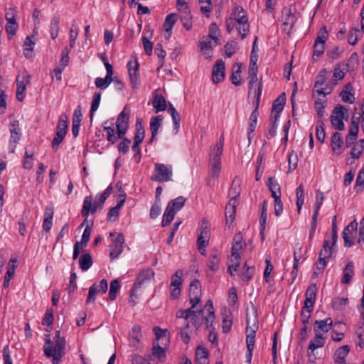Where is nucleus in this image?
Masks as SVG:
<instances>
[{"label": "nucleus", "mask_w": 364, "mask_h": 364, "mask_svg": "<svg viewBox=\"0 0 364 364\" xmlns=\"http://www.w3.org/2000/svg\"><path fill=\"white\" fill-rule=\"evenodd\" d=\"M172 176L173 167L171 165L156 163L151 179L154 181L167 182L171 180Z\"/></svg>", "instance_id": "39448f33"}, {"label": "nucleus", "mask_w": 364, "mask_h": 364, "mask_svg": "<svg viewBox=\"0 0 364 364\" xmlns=\"http://www.w3.org/2000/svg\"><path fill=\"white\" fill-rule=\"evenodd\" d=\"M151 355L161 362H164L166 359L165 349L160 346L159 342L154 341L151 348Z\"/></svg>", "instance_id": "2f4dec72"}, {"label": "nucleus", "mask_w": 364, "mask_h": 364, "mask_svg": "<svg viewBox=\"0 0 364 364\" xmlns=\"http://www.w3.org/2000/svg\"><path fill=\"white\" fill-rule=\"evenodd\" d=\"M31 75L26 72L20 73L16 77V98L18 101L21 102L24 99V92L26 85L30 83Z\"/></svg>", "instance_id": "1a4fd4ad"}, {"label": "nucleus", "mask_w": 364, "mask_h": 364, "mask_svg": "<svg viewBox=\"0 0 364 364\" xmlns=\"http://www.w3.org/2000/svg\"><path fill=\"white\" fill-rule=\"evenodd\" d=\"M296 206L298 213H300L302 205L304 203V190L303 185H299L296 190Z\"/></svg>", "instance_id": "79ce46f5"}, {"label": "nucleus", "mask_w": 364, "mask_h": 364, "mask_svg": "<svg viewBox=\"0 0 364 364\" xmlns=\"http://www.w3.org/2000/svg\"><path fill=\"white\" fill-rule=\"evenodd\" d=\"M59 18L54 17L50 23V35L53 39L58 37L59 31Z\"/></svg>", "instance_id": "13d9d810"}, {"label": "nucleus", "mask_w": 364, "mask_h": 364, "mask_svg": "<svg viewBox=\"0 0 364 364\" xmlns=\"http://www.w3.org/2000/svg\"><path fill=\"white\" fill-rule=\"evenodd\" d=\"M153 106L156 109V112L166 110L167 105L164 97L162 95H156L153 100Z\"/></svg>", "instance_id": "e433bc0d"}, {"label": "nucleus", "mask_w": 364, "mask_h": 364, "mask_svg": "<svg viewBox=\"0 0 364 364\" xmlns=\"http://www.w3.org/2000/svg\"><path fill=\"white\" fill-rule=\"evenodd\" d=\"M285 102V93H282V95H280L273 102L272 110V112H276V114L274 116L276 120H278V118L279 117V114L283 110Z\"/></svg>", "instance_id": "393cba45"}, {"label": "nucleus", "mask_w": 364, "mask_h": 364, "mask_svg": "<svg viewBox=\"0 0 364 364\" xmlns=\"http://www.w3.org/2000/svg\"><path fill=\"white\" fill-rule=\"evenodd\" d=\"M15 268L16 266L14 264L9 265L7 268L6 275L4 277V281L3 286L6 288H7L9 285V282L11 279L14 277L15 273Z\"/></svg>", "instance_id": "052dcab7"}, {"label": "nucleus", "mask_w": 364, "mask_h": 364, "mask_svg": "<svg viewBox=\"0 0 364 364\" xmlns=\"http://www.w3.org/2000/svg\"><path fill=\"white\" fill-rule=\"evenodd\" d=\"M10 139L9 142V149L11 153H14L16 144L19 141L21 133L19 128L18 120H14L9 124Z\"/></svg>", "instance_id": "6e6552de"}, {"label": "nucleus", "mask_w": 364, "mask_h": 364, "mask_svg": "<svg viewBox=\"0 0 364 364\" xmlns=\"http://www.w3.org/2000/svg\"><path fill=\"white\" fill-rule=\"evenodd\" d=\"M55 339L53 345V342L48 336L43 346V352L46 357L53 358V364H59L65 353V340L60 336V331H57Z\"/></svg>", "instance_id": "f03ea898"}, {"label": "nucleus", "mask_w": 364, "mask_h": 364, "mask_svg": "<svg viewBox=\"0 0 364 364\" xmlns=\"http://www.w3.org/2000/svg\"><path fill=\"white\" fill-rule=\"evenodd\" d=\"M238 205V200L235 198H230L225 207L226 224L231 225L234 220L236 213V208Z\"/></svg>", "instance_id": "f3484780"}, {"label": "nucleus", "mask_w": 364, "mask_h": 364, "mask_svg": "<svg viewBox=\"0 0 364 364\" xmlns=\"http://www.w3.org/2000/svg\"><path fill=\"white\" fill-rule=\"evenodd\" d=\"M225 76V63L222 60H217L213 68V82L218 83Z\"/></svg>", "instance_id": "a211bd4d"}, {"label": "nucleus", "mask_w": 364, "mask_h": 364, "mask_svg": "<svg viewBox=\"0 0 364 364\" xmlns=\"http://www.w3.org/2000/svg\"><path fill=\"white\" fill-rule=\"evenodd\" d=\"M354 275V265L353 262L347 263L343 271V277L342 278L341 282L343 284H349Z\"/></svg>", "instance_id": "f704fd0d"}, {"label": "nucleus", "mask_w": 364, "mask_h": 364, "mask_svg": "<svg viewBox=\"0 0 364 364\" xmlns=\"http://www.w3.org/2000/svg\"><path fill=\"white\" fill-rule=\"evenodd\" d=\"M350 350L349 346L346 345L338 348L335 353V363L336 364H346L345 358Z\"/></svg>", "instance_id": "7c9ffc66"}, {"label": "nucleus", "mask_w": 364, "mask_h": 364, "mask_svg": "<svg viewBox=\"0 0 364 364\" xmlns=\"http://www.w3.org/2000/svg\"><path fill=\"white\" fill-rule=\"evenodd\" d=\"M262 82H259L258 88H257V91L256 92V90H255V94L257 95L256 107L252 111V112L251 113L250 118H249V127H248V139H250L251 134L254 132L255 127H256L257 117L259 115L258 105H259V99H260V97L262 95Z\"/></svg>", "instance_id": "9d476101"}, {"label": "nucleus", "mask_w": 364, "mask_h": 364, "mask_svg": "<svg viewBox=\"0 0 364 364\" xmlns=\"http://www.w3.org/2000/svg\"><path fill=\"white\" fill-rule=\"evenodd\" d=\"M120 284L118 279H114L110 283V289L109 292V299L114 301L117 297V294L119 290Z\"/></svg>", "instance_id": "de8ad7c7"}, {"label": "nucleus", "mask_w": 364, "mask_h": 364, "mask_svg": "<svg viewBox=\"0 0 364 364\" xmlns=\"http://www.w3.org/2000/svg\"><path fill=\"white\" fill-rule=\"evenodd\" d=\"M208 352L206 348L198 346L196 350V359L197 360H203L205 361L208 360Z\"/></svg>", "instance_id": "69168bd1"}, {"label": "nucleus", "mask_w": 364, "mask_h": 364, "mask_svg": "<svg viewBox=\"0 0 364 364\" xmlns=\"http://www.w3.org/2000/svg\"><path fill=\"white\" fill-rule=\"evenodd\" d=\"M326 266V259L319 256L318 260L315 264V268L313 273L314 277H317L318 274L323 272Z\"/></svg>", "instance_id": "864d4df0"}, {"label": "nucleus", "mask_w": 364, "mask_h": 364, "mask_svg": "<svg viewBox=\"0 0 364 364\" xmlns=\"http://www.w3.org/2000/svg\"><path fill=\"white\" fill-rule=\"evenodd\" d=\"M100 100H101V94L100 92L95 93L93 96V100H92L91 107H90V117L91 121L93 119L94 112L99 107Z\"/></svg>", "instance_id": "603ef678"}, {"label": "nucleus", "mask_w": 364, "mask_h": 364, "mask_svg": "<svg viewBox=\"0 0 364 364\" xmlns=\"http://www.w3.org/2000/svg\"><path fill=\"white\" fill-rule=\"evenodd\" d=\"M177 16L176 14H170L166 16L163 27L166 32H171L173 25L176 22Z\"/></svg>", "instance_id": "37998d69"}, {"label": "nucleus", "mask_w": 364, "mask_h": 364, "mask_svg": "<svg viewBox=\"0 0 364 364\" xmlns=\"http://www.w3.org/2000/svg\"><path fill=\"white\" fill-rule=\"evenodd\" d=\"M220 262L219 255L217 251L213 252L209 257L208 267L213 272H216L218 269V264Z\"/></svg>", "instance_id": "c03bdc74"}, {"label": "nucleus", "mask_w": 364, "mask_h": 364, "mask_svg": "<svg viewBox=\"0 0 364 364\" xmlns=\"http://www.w3.org/2000/svg\"><path fill=\"white\" fill-rule=\"evenodd\" d=\"M236 21L237 26H243V33H242V39L245 38L249 32L250 26L248 24V19L245 14H242V17L233 19Z\"/></svg>", "instance_id": "a18cd8bd"}, {"label": "nucleus", "mask_w": 364, "mask_h": 364, "mask_svg": "<svg viewBox=\"0 0 364 364\" xmlns=\"http://www.w3.org/2000/svg\"><path fill=\"white\" fill-rule=\"evenodd\" d=\"M348 304V299L347 298L343 297H336L333 299L332 305L335 309L342 310Z\"/></svg>", "instance_id": "3c124183"}, {"label": "nucleus", "mask_w": 364, "mask_h": 364, "mask_svg": "<svg viewBox=\"0 0 364 364\" xmlns=\"http://www.w3.org/2000/svg\"><path fill=\"white\" fill-rule=\"evenodd\" d=\"M127 68L131 84L134 87H135L137 86L139 82V63L137 60H135L133 65L132 62H129Z\"/></svg>", "instance_id": "412c9836"}, {"label": "nucleus", "mask_w": 364, "mask_h": 364, "mask_svg": "<svg viewBox=\"0 0 364 364\" xmlns=\"http://www.w3.org/2000/svg\"><path fill=\"white\" fill-rule=\"evenodd\" d=\"M154 276V272L151 269H144L138 274L133 287L138 289L144 287L147 282L151 281Z\"/></svg>", "instance_id": "2eb2a0df"}, {"label": "nucleus", "mask_w": 364, "mask_h": 364, "mask_svg": "<svg viewBox=\"0 0 364 364\" xmlns=\"http://www.w3.org/2000/svg\"><path fill=\"white\" fill-rule=\"evenodd\" d=\"M126 109L127 107L119 113L116 122L118 137L119 139H122L124 136L129 126V114L126 112Z\"/></svg>", "instance_id": "f8f14e48"}, {"label": "nucleus", "mask_w": 364, "mask_h": 364, "mask_svg": "<svg viewBox=\"0 0 364 364\" xmlns=\"http://www.w3.org/2000/svg\"><path fill=\"white\" fill-rule=\"evenodd\" d=\"M144 135H145V130L144 129V127H143L141 122L139 121V119H137L136 124V132H135V135H134V143L140 144L144 139Z\"/></svg>", "instance_id": "ea45409f"}, {"label": "nucleus", "mask_w": 364, "mask_h": 364, "mask_svg": "<svg viewBox=\"0 0 364 364\" xmlns=\"http://www.w3.org/2000/svg\"><path fill=\"white\" fill-rule=\"evenodd\" d=\"M343 144V138L340 133L335 132L333 134L331 139V146L333 152L337 154H341V147Z\"/></svg>", "instance_id": "a878e982"}, {"label": "nucleus", "mask_w": 364, "mask_h": 364, "mask_svg": "<svg viewBox=\"0 0 364 364\" xmlns=\"http://www.w3.org/2000/svg\"><path fill=\"white\" fill-rule=\"evenodd\" d=\"M191 11L188 10V14H184L181 13V21L186 30H190L192 27V22L191 21Z\"/></svg>", "instance_id": "0e129e2a"}, {"label": "nucleus", "mask_w": 364, "mask_h": 364, "mask_svg": "<svg viewBox=\"0 0 364 364\" xmlns=\"http://www.w3.org/2000/svg\"><path fill=\"white\" fill-rule=\"evenodd\" d=\"M282 20L283 24L285 26H289L290 28H292L294 26L297 18L295 15L294 10H293L291 7H285L283 9Z\"/></svg>", "instance_id": "6ab92c4d"}, {"label": "nucleus", "mask_w": 364, "mask_h": 364, "mask_svg": "<svg viewBox=\"0 0 364 364\" xmlns=\"http://www.w3.org/2000/svg\"><path fill=\"white\" fill-rule=\"evenodd\" d=\"M164 117L162 115H158L151 117V122H150V130L151 132V139L150 140V142L153 141L154 137L156 136L159 129L161 127V122L163 120Z\"/></svg>", "instance_id": "c85d7f7f"}, {"label": "nucleus", "mask_w": 364, "mask_h": 364, "mask_svg": "<svg viewBox=\"0 0 364 364\" xmlns=\"http://www.w3.org/2000/svg\"><path fill=\"white\" fill-rule=\"evenodd\" d=\"M325 97L323 98H318L315 101V109L317 112V115L319 118H322L324 115L325 111V103L326 100H324Z\"/></svg>", "instance_id": "8fccbe9b"}, {"label": "nucleus", "mask_w": 364, "mask_h": 364, "mask_svg": "<svg viewBox=\"0 0 364 364\" xmlns=\"http://www.w3.org/2000/svg\"><path fill=\"white\" fill-rule=\"evenodd\" d=\"M68 128V117L67 115L61 116L58 120V125L56 127V134L52 141V147L54 150H56L63 141L67 133Z\"/></svg>", "instance_id": "0eeeda50"}, {"label": "nucleus", "mask_w": 364, "mask_h": 364, "mask_svg": "<svg viewBox=\"0 0 364 364\" xmlns=\"http://www.w3.org/2000/svg\"><path fill=\"white\" fill-rule=\"evenodd\" d=\"M141 338V326L139 325L134 326L129 333V343L132 346H136Z\"/></svg>", "instance_id": "c756f323"}, {"label": "nucleus", "mask_w": 364, "mask_h": 364, "mask_svg": "<svg viewBox=\"0 0 364 364\" xmlns=\"http://www.w3.org/2000/svg\"><path fill=\"white\" fill-rule=\"evenodd\" d=\"M315 327L314 328V333H327L333 326V321L331 318H327L323 320H316L314 322Z\"/></svg>", "instance_id": "4be33fe9"}, {"label": "nucleus", "mask_w": 364, "mask_h": 364, "mask_svg": "<svg viewBox=\"0 0 364 364\" xmlns=\"http://www.w3.org/2000/svg\"><path fill=\"white\" fill-rule=\"evenodd\" d=\"M333 247L331 245H330L329 240H325L319 252V256L326 259L333 257L335 253Z\"/></svg>", "instance_id": "473e14b6"}, {"label": "nucleus", "mask_w": 364, "mask_h": 364, "mask_svg": "<svg viewBox=\"0 0 364 364\" xmlns=\"http://www.w3.org/2000/svg\"><path fill=\"white\" fill-rule=\"evenodd\" d=\"M364 151V139L355 144L351 149L350 156L353 159H359Z\"/></svg>", "instance_id": "c9c22d12"}, {"label": "nucleus", "mask_w": 364, "mask_h": 364, "mask_svg": "<svg viewBox=\"0 0 364 364\" xmlns=\"http://www.w3.org/2000/svg\"><path fill=\"white\" fill-rule=\"evenodd\" d=\"M112 83L110 80H107L105 77V78L97 77L95 81V84L97 88L101 90H105L109 87V85Z\"/></svg>", "instance_id": "e2e57ef3"}, {"label": "nucleus", "mask_w": 364, "mask_h": 364, "mask_svg": "<svg viewBox=\"0 0 364 364\" xmlns=\"http://www.w3.org/2000/svg\"><path fill=\"white\" fill-rule=\"evenodd\" d=\"M257 37H255V39L253 45H252L249 68L258 69L257 65V62L258 60V54H257L258 48L257 46Z\"/></svg>", "instance_id": "a19ab883"}, {"label": "nucleus", "mask_w": 364, "mask_h": 364, "mask_svg": "<svg viewBox=\"0 0 364 364\" xmlns=\"http://www.w3.org/2000/svg\"><path fill=\"white\" fill-rule=\"evenodd\" d=\"M91 234V227L89 225H87V227L85 228L82 235V240L80 242L81 249H83L85 247L90 240Z\"/></svg>", "instance_id": "680f3d73"}, {"label": "nucleus", "mask_w": 364, "mask_h": 364, "mask_svg": "<svg viewBox=\"0 0 364 364\" xmlns=\"http://www.w3.org/2000/svg\"><path fill=\"white\" fill-rule=\"evenodd\" d=\"M104 130L107 132V140L111 144H114L118 139V134H115L114 129L111 127H104Z\"/></svg>", "instance_id": "6e6d98bb"}, {"label": "nucleus", "mask_w": 364, "mask_h": 364, "mask_svg": "<svg viewBox=\"0 0 364 364\" xmlns=\"http://www.w3.org/2000/svg\"><path fill=\"white\" fill-rule=\"evenodd\" d=\"M183 272L181 270H178L176 273L171 277V285H170V291H171V299H177L181 292V285L182 284V277Z\"/></svg>", "instance_id": "ddd939ff"}, {"label": "nucleus", "mask_w": 364, "mask_h": 364, "mask_svg": "<svg viewBox=\"0 0 364 364\" xmlns=\"http://www.w3.org/2000/svg\"><path fill=\"white\" fill-rule=\"evenodd\" d=\"M92 203V197L91 196H86L84 198L83 205H82V208L81 210V215L82 217L85 218V220L80 225V227H82L87 220V217L90 214V210H91Z\"/></svg>", "instance_id": "72a5a7b5"}, {"label": "nucleus", "mask_w": 364, "mask_h": 364, "mask_svg": "<svg viewBox=\"0 0 364 364\" xmlns=\"http://www.w3.org/2000/svg\"><path fill=\"white\" fill-rule=\"evenodd\" d=\"M80 267L82 271H87L92 264V259L89 253L83 254L79 259Z\"/></svg>", "instance_id": "58836bf2"}, {"label": "nucleus", "mask_w": 364, "mask_h": 364, "mask_svg": "<svg viewBox=\"0 0 364 364\" xmlns=\"http://www.w3.org/2000/svg\"><path fill=\"white\" fill-rule=\"evenodd\" d=\"M34 45L35 42L33 41L29 36L26 38L23 43V50L24 55L26 58H29L31 56L29 53H31L33 50Z\"/></svg>", "instance_id": "bf43d9fd"}, {"label": "nucleus", "mask_w": 364, "mask_h": 364, "mask_svg": "<svg viewBox=\"0 0 364 364\" xmlns=\"http://www.w3.org/2000/svg\"><path fill=\"white\" fill-rule=\"evenodd\" d=\"M343 119V118L337 117V116H331V124L338 130H343L345 128Z\"/></svg>", "instance_id": "774afa93"}, {"label": "nucleus", "mask_w": 364, "mask_h": 364, "mask_svg": "<svg viewBox=\"0 0 364 364\" xmlns=\"http://www.w3.org/2000/svg\"><path fill=\"white\" fill-rule=\"evenodd\" d=\"M289 161V172L294 171L298 164V156L296 152L292 151L288 156Z\"/></svg>", "instance_id": "5fc2aeb1"}, {"label": "nucleus", "mask_w": 364, "mask_h": 364, "mask_svg": "<svg viewBox=\"0 0 364 364\" xmlns=\"http://www.w3.org/2000/svg\"><path fill=\"white\" fill-rule=\"evenodd\" d=\"M247 327H246V332H247V337H246V343H247V362L248 363H250L252 361V352L254 350L255 346V334L256 331L258 328V326L257 325L256 322L254 323L252 326H250V321L248 319H247Z\"/></svg>", "instance_id": "423d86ee"}, {"label": "nucleus", "mask_w": 364, "mask_h": 364, "mask_svg": "<svg viewBox=\"0 0 364 364\" xmlns=\"http://www.w3.org/2000/svg\"><path fill=\"white\" fill-rule=\"evenodd\" d=\"M205 307L207 308L208 311V315L205 318V326L207 329L210 330L213 326L215 319V311L213 302L210 300H208L206 302Z\"/></svg>", "instance_id": "cd10ccee"}, {"label": "nucleus", "mask_w": 364, "mask_h": 364, "mask_svg": "<svg viewBox=\"0 0 364 364\" xmlns=\"http://www.w3.org/2000/svg\"><path fill=\"white\" fill-rule=\"evenodd\" d=\"M124 236L122 233H119L117 237L113 240L112 245H110V257L115 259L123 251V245L124 244Z\"/></svg>", "instance_id": "4468645a"}, {"label": "nucleus", "mask_w": 364, "mask_h": 364, "mask_svg": "<svg viewBox=\"0 0 364 364\" xmlns=\"http://www.w3.org/2000/svg\"><path fill=\"white\" fill-rule=\"evenodd\" d=\"M204 309H192V306L185 310L180 309L176 312L177 318H183V326L180 329V336L183 341L188 343L191 335L196 333L202 325Z\"/></svg>", "instance_id": "f257e3e1"}, {"label": "nucleus", "mask_w": 364, "mask_h": 364, "mask_svg": "<svg viewBox=\"0 0 364 364\" xmlns=\"http://www.w3.org/2000/svg\"><path fill=\"white\" fill-rule=\"evenodd\" d=\"M200 48L203 54L208 57L210 56L211 50L214 46V41L209 36H203L200 41Z\"/></svg>", "instance_id": "bb28decb"}, {"label": "nucleus", "mask_w": 364, "mask_h": 364, "mask_svg": "<svg viewBox=\"0 0 364 364\" xmlns=\"http://www.w3.org/2000/svg\"><path fill=\"white\" fill-rule=\"evenodd\" d=\"M358 228V223L354 220L346 226L342 232V236L344 240V245L346 247H350L353 242L352 241L351 236L355 233Z\"/></svg>", "instance_id": "dca6fc26"}, {"label": "nucleus", "mask_w": 364, "mask_h": 364, "mask_svg": "<svg viewBox=\"0 0 364 364\" xmlns=\"http://www.w3.org/2000/svg\"><path fill=\"white\" fill-rule=\"evenodd\" d=\"M186 200L183 196H178L168 203L163 215V227L168 225L173 221L175 214L183 207Z\"/></svg>", "instance_id": "20e7f679"}, {"label": "nucleus", "mask_w": 364, "mask_h": 364, "mask_svg": "<svg viewBox=\"0 0 364 364\" xmlns=\"http://www.w3.org/2000/svg\"><path fill=\"white\" fill-rule=\"evenodd\" d=\"M257 70L258 69L249 68V95L252 93V91L257 82Z\"/></svg>", "instance_id": "49530a36"}, {"label": "nucleus", "mask_w": 364, "mask_h": 364, "mask_svg": "<svg viewBox=\"0 0 364 364\" xmlns=\"http://www.w3.org/2000/svg\"><path fill=\"white\" fill-rule=\"evenodd\" d=\"M326 81V78L324 75L321 72L316 76V80L315 82V85L313 92H316L319 95H322L323 97H325L326 95L330 93V91H326V88L322 87L323 85Z\"/></svg>", "instance_id": "5701e85b"}, {"label": "nucleus", "mask_w": 364, "mask_h": 364, "mask_svg": "<svg viewBox=\"0 0 364 364\" xmlns=\"http://www.w3.org/2000/svg\"><path fill=\"white\" fill-rule=\"evenodd\" d=\"M317 287L315 284L309 285L306 291V299L304 301V309H313L315 303Z\"/></svg>", "instance_id": "aec40b11"}, {"label": "nucleus", "mask_w": 364, "mask_h": 364, "mask_svg": "<svg viewBox=\"0 0 364 364\" xmlns=\"http://www.w3.org/2000/svg\"><path fill=\"white\" fill-rule=\"evenodd\" d=\"M316 136L318 141L323 142L325 140L324 124L322 120H318L316 127Z\"/></svg>", "instance_id": "09e8293b"}, {"label": "nucleus", "mask_w": 364, "mask_h": 364, "mask_svg": "<svg viewBox=\"0 0 364 364\" xmlns=\"http://www.w3.org/2000/svg\"><path fill=\"white\" fill-rule=\"evenodd\" d=\"M218 27L215 23H212L209 26V34L208 36L213 38L214 41V46L219 44V38L217 37L218 33Z\"/></svg>", "instance_id": "4d7b16f0"}, {"label": "nucleus", "mask_w": 364, "mask_h": 364, "mask_svg": "<svg viewBox=\"0 0 364 364\" xmlns=\"http://www.w3.org/2000/svg\"><path fill=\"white\" fill-rule=\"evenodd\" d=\"M326 338L321 333H315V336L311 340L308 346V351L313 353L315 350L322 348L325 344Z\"/></svg>", "instance_id": "b1692460"}, {"label": "nucleus", "mask_w": 364, "mask_h": 364, "mask_svg": "<svg viewBox=\"0 0 364 364\" xmlns=\"http://www.w3.org/2000/svg\"><path fill=\"white\" fill-rule=\"evenodd\" d=\"M237 47V43L235 41H230L227 43L225 46V55L228 58H230L235 52Z\"/></svg>", "instance_id": "338daca9"}, {"label": "nucleus", "mask_w": 364, "mask_h": 364, "mask_svg": "<svg viewBox=\"0 0 364 364\" xmlns=\"http://www.w3.org/2000/svg\"><path fill=\"white\" fill-rule=\"evenodd\" d=\"M224 137L222 136L219 141L210 147L209 154L210 176L218 178L221 170V156L223 151Z\"/></svg>", "instance_id": "7ed1b4c3"}, {"label": "nucleus", "mask_w": 364, "mask_h": 364, "mask_svg": "<svg viewBox=\"0 0 364 364\" xmlns=\"http://www.w3.org/2000/svg\"><path fill=\"white\" fill-rule=\"evenodd\" d=\"M267 186L272 197L281 196L280 186L274 178H269Z\"/></svg>", "instance_id": "4c0bfd02"}, {"label": "nucleus", "mask_w": 364, "mask_h": 364, "mask_svg": "<svg viewBox=\"0 0 364 364\" xmlns=\"http://www.w3.org/2000/svg\"><path fill=\"white\" fill-rule=\"evenodd\" d=\"M201 289L198 279H196L190 284L189 301L192 304V309H196L200 301Z\"/></svg>", "instance_id": "9b49d317"}]
</instances>
